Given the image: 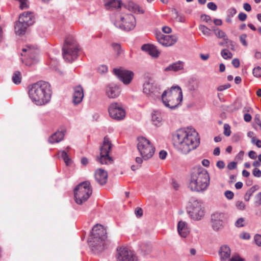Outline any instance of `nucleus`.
Segmentation results:
<instances>
[{
	"label": "nucleus",
	"instance_id": "obj_34",
	"mask_svg": "<svg viewBox=\"0 0 261 261\" xmlns=\"http://www.w3.org/2000/svg\"><path fill=\"white\" fill-rule=\"evenodd\" d=\"M58 155L59 158H61L64 160L66 165L68 166L70 163L71 160L66 151H59Z\"/></svg>",
	"mask_w": 261,
	"mask_h": 261
},
{
	"label": "nucleus",
	"instance_id": "obj_54",
	"mask_svg": "<svg viewBox=\"0 0 261 261\" xmlns=\"http://www.w3.org/2000/svg\"><path fill=\"white\" fill-rule=\"evenodd\" d=\"M135 213L137 217H140L143 215V210L141 208L137 207L135 210Z\"/></svg>",
	"mask_w": 261,
	"mask_h": 261
},
{
	"label": "nucleus",
	"instance_id": "obj_38",
	"mask_svg": "<svg viewBox=\"0 0 261 261\" xmlns=\"http://www.w3.org/2000/svg\"><path fill=\"white\" fill-rule=\"evenodd\" d=\"M19 4V7L21 10L28 9L29 7L28 0H15Z\"/></svg>",
	"mask_w": 261,
	"mask_h": 261
},
{
	"label": "nucleus",
	"instance_id": "obj_19",
	"mask_svg": "<svg viewBox=\"0 0 261 261\" xmlns=\"http://www.w3.org/2000/svg\"><path fill=\"white\" fill-rule=\"evenodd\" d=\"M106 95L109 98H116L121 93V88L117 84L112 83L107 85L105 89Z\"/></svg>",
	"mask_w": 261,
	"mask_h": 261
},
{
	"label": "nucleus",
	"instance_id": "obj_16",
	"mask_svg": "<svg viewBox=\"0 0 261 261\" xmlns=\"http://www.w3.org/2000/svg\"><path fill=\"white\" fill-rule=\"evenodd\" d=\"M155 37L158 42L165 47L173 45L178 40V37L175 35H165L161 32L156 33Z\"/></svg>",
	"mask_w": 261,
	"mask_h": 261
},
{
	"label": "nucleus",
	"instance_id": "obj_60",
	"mask_svg": "<svg viewBox=\"0 0 261 261\" xmlns=\"http://www.w3.org/2000/svg\"><path fill=\"white\" fill-rule=\"evenodd\" d=\"M244 119L245 121L247 122H250L252 119V116L250 114L248 113H245L244 115Z\"/></svg>",
	"mask_w": 261,
	"mask_h": 261
},
{
	"label": "nucleus",
	"instance_id": "obj_41",
	"mask_svg": "<svg viewBox=\"0 0 261 261\" xmlns=\"http://www.w3.org/2000/svg\"><path fill=\"white\" fill-rule=\"evenodd\" d=\"M254 204L256 206H259L261 205V192L255 195Z\"/></svg>",
	"mask_w": 261,
	"mask_h": 261
},
{
	"label": "nucleus",
	"instance_id": "obj_29",
	"mask_svg": "<svg viewBox=\"0 0 261 261\" xmlns=\"http://www.w3.org/2000/svg\"><path fill=\"white\" fill-rule=\"evenodd\" d=\"M105 8L108 10H113L121 7L120 2L117 0H103Z\"/></svg>",
	"mask_w": 261,
	"mask_h": 261
},
{
	"label": "nucleus",
	"instance_id": "obj_6",
	"mask_svg": "<svg viewBox=\"0 0 261 261\" xmlns=\"http://www.w3.org/2000/svg\"><path fill=\"white\" fill-rule=\"evenodd\" d=\"M79 51V45L74 37L68 36L62 48L63 58L67 62H72L77 58Z\"/></svg>",
	"mask_w": 261,
	"mask_h": 261
},
{
	"label": "nucleus",
	"instance_id": "obj_1",
	"mask_svg": "<svg viewBox=\"0 0 261 261\" xmlns=\"http://www.w3.org/2000/svg\"><path fill=\"white\" fill-rule=\"evenodd\" d=\"M200 137L196 129L191 127L180 128L172 134L174 147L183 154H187L200 144Z\"/></svg>",
	"mask_w": 261,
	"mask_h": 261
},
{
	"label": "nucleus",
	"instance_id": "obj_42",
	"mask_svg": "<svg viewBox=\"0 0 261 261\" xmlns=\"http://www.w3.org/2000/svg\"><path fill=\"white\" fill-rule=\"evenodd\" d=\"M253 74L254 76L259 77L261 76V67L257 66L253 70Z\"/></svg>",
	"mask_w": 261,
	"mask_h": 261
},
{
	"label": "nucleus",
	"instance_id": "obj_39",
	"mask_svg": "<svg viewBox=\"0 0 261 261\" xmlns=\"http://www.w3.org/2000/svg\"><path fill=\"white\" fill-rule=\"evenodd\" d=\"M254 128L256 130H261V120L259 118V116L256 115L255 118V124Z\"/></svg>",
	"mask_w": 261,
	"mask_h": 261
},
{
	"label": "nucleus",
	"instance_id": "obj_13",
	"mask_svg": "<svg viewBox=\"0 0 261 261\" xmlns=\"http://www.w3.org/2000/svg\"><path fill=\"white\" fill-rule=\"evenodd\" d=\"M109 115L113 119L120 121L123 120L126 116V112L120 102H112L109 106Z\"/></svg>",
	"mask_w": 261,
	"mask_h": 261
},
{
	"label": "nucleus",
	"instance_id": "obj_48",
	"mask_svg": "<svg viewBox=\"0 0 261 261\" xmlns=\"http://www.w3.org/2000/svg\"><path fill=\"white\" fill-rule=\"evenodd\" d=\"M224 195L229 200L232 199L234 197L233 193L228 190L225 192Z\"/></svg>",
	"mask_w": 261,
	"mask_h": 261
},
{
	"label": "nucleus",
	"instance_id": "obj_8",
	"mask_svg": "<svg viewBox=\"0 0 261 261\" xmlns=\"http://www.w3.org/2000/svg\"><path fill=\"white\" fill-rule=\"evenodd\" d=\"M92 190L90 184L88 181L83 182L74 189V200L78 204H82L86 201L92 194Z\"/></svg>",
	"mask_w": 261,
	"mask_h": 261
},
{
	"label": "nucleus",
	"instance_id": "obj_53",
	"mask_svg": "<svg viewBox=\"0 0 261 261\" xmlns=\"http://www.w3.org/2000/svg\"><path fill=\"white\" fill-rule=\"evenodd\" d=\"M112 47L114 48V49L116 51H117V54L118 55L120 54L121 46H120V44H117V43H113Z\"/></svg>",
	"mask_w": 261,
	"mask_h": 261
},
{
	"label": "nucleus",
	"instance_id": "obj_7",
	"mask_svg": "<svg viewBox=\"0 0 261 261\" xmlns=\"http://www.w3.org/2000/svg\"><path fill=\"white\" fill-rule=\"evenodd\" d=\"M114 25L122 30L129 31L136 26V19L131 14L117 13L116 18H112Z\"/></svg>",
	"mask_w": 261,
	"mask_h": 261
},
{
	"label": "nucleus",
	"instance_id": "obj_63",
	"mask_svg": "<svg viewBox=\"0 0 261 261\" xmlns=\"http://www.w3.org/2000/svg\"><path fill=\"white\" fill-rule=\"evenodd\" d=\"M201 19L203 20V21H204L206 22H209L211 20V18L210 16L207 15L206 14H202L201 16Z\"/></svg>",
	"mask_w": 261,
	"mask_h": 261
},
{
	"label": "nucleus",
	"instance_id": "obj_2",
	"mask_svg": "<svg viewBox=\"0 0 261 261\" xmlns=\"http://www.w3.org/2000/svg\"><path fill=\"white\" fill-rule=\"evenodd\" d=\"M210 184L209 174L202 167H195L191 172L188 180V188L192 191L204 192L208 189Z\"/></svg>",
	"mask_w": 261,
	"mask_h": 261
},
{
	"label": "nucleus",
	"instance_id": "obj_51",
	"mask_svg": "<svg viewBox=\"0 0 261 261\" xmlns=\"http://www.w3.org/2000/svg\"><path fill=\"white\" fill-rule=\"evenodd\" d=\"M254 241L258 246H261V235L256 234L254 236Z\"/></svg>",
	"mask_w": 261,
	"mask_h": 261
},
{
	"label": "nucleus",
	"instance_id": "obj_14",
	"mask_svg": "<svg viewBox=\"0 0 261 261\" xmlns=\"http://www.w3.org/2000/svg\"><path fill=\"white\" fill-rule=\"evenodd\" d=\"M226 219V215L224 213L216 212L212 214L211 222L213 230L218 232L222 229Z\"/></svg>",
	"mask_w": 261,
	"mask_h": 261
},
{
	"label": "nucleus",
	"instance_id": "obj_17",
	"mask_svg": "<svg viewBox=\"0 0 261 261\" xmlns=\"http://www.w3.org/2000/svg\"><path fill=\"white\" fill-rule=\"evenodd\" d=\"M117 258L118 261H138L134 252L126 247L117 249Z\"/></svg>",
	"mask_w": 261,
	"mask_h": 261
},
{
	"label": "nucleus",
	"instance_id": "obj_22",
	"mask_svg": "<svg viewBox=\"0 0 261 261\" xmlns=\"http://www.w3.org/2000/svg\"><path fill=\"white\" fill-rule=\"evenodd\" d=\"M19 20L28 26L32 25L35 21V17L33 13L31 12H24L19 17Z\"/></svg>",
	"mask_w": 261,
	"mask_h": 261
},
{
	"label": "nucleus",
	"instance_id": "obj_5",
	"mask_svg": "<svg viewBox=\"0 0 261 261\" xmlns=\"http://www.w3.org/2000/svg\"><path fill=\"white\" fill-rule=\"evenodd\" d=\"M164 106L170 109H174L180 105L182 93L179 86H173L169 91L165 90L161 95Z\"/></svg>",
	"mask_w": 261,
	"mask_h": 261
},
{
	"label": "nucleus",
	"instance_id": "obj_52",
	"mask_svg": "<svg viewBox=\"0 0 261 261\" xmlns=\"http://www.w3.org/2000/svg\"><path fill=\"white\" fill-rule=\"evenodd\" d=\"M207 8L213 11H216L217 9V5L213 2H210L207 5Z\"/></svg>",
	"mask_w": 261,
	"mask_h": 261
},
{
	"label": "nucleus",
	"instance_id": "obj_62",
	"mask_svg": "<svg viewBox=\"0 0 261 261\" xmlns=\"http://www.w3.org/2000/svg\"><path fill=\"white\" fill-rule=\"evenodd\" d=\"M229 261H244V259L238 255H233L230 259Z\"/></svg>",
	"mask_w": 261,
	"mask_h": 261
},
{
	"label": "nucleus",
	"instance_id": "obj_27",
	"mask_svg": "<svg viewBox=\"0 0 261 261\" xmlns=\"http://www.w3.org/2000/svg\"><path fill=\"white\" fill-rule=\"evenodd\" d=\"M65 130L57 131L52 135L48 139V141L50 143H58L62 141L65 135Z\"/></svg>",
	"mask_w": 261,
	"mask_h": 261
},
{
	"label": "nucleus",
	"instance_id": "obj_11",
	"mask_svg": "<svg viewBox=\"0 0 261 261\" xmlns=\"http://www.w3.org/2000/svg\"><path fill=\"white\" fill-rule=\"evenodd\" d=\"M161 86L152 79L146 80L143 85V92L148 97L155 99L161 96Z\"/></svg>",
	"mask_w": 261,
	"mask_h": 261
},
{
	"label": "nucleus",
	"instance_id": "obj_26",
	"mask_svg": "<svg viewBox=\"0 0 261 261\" xmlns=\"http://www.w3.org/2000/svg\"><path fill=\"white\" fill-rule=\"evenodd\" d=\"M28 26L26 24L18 20L15 23V32L17 35H23L25 33Z\"/></svg>",
	"mask_w": 261,
	"mask_h": 261
},
{
	"label": "nucleus",
	"instance_id": "obj_44",
	"mask_svg": "<svg viewBox=\"0 0 261 261\" xmlns=\"http://www.w3.org/2000/svg\"><path fill=\"white\" fill-rule=\"evenodd\" d=\"M224 134L227 137L231 134L230 127L228 124H224Z\"/></svg>",
	"mask_w": 261,
	"mask_h": 261
},
{
	"label": "nucleus",
	"instance_id": "obj_43",
	"mask_svg": "<svg viewBox=\"0 0 261 261\" xmlns=\"http://www.w3.org/2000/svg\"><path fill=\"white\" fill-rule=\"evenodd\" d=\"M236 207L239 210H244L246 207L245 204L242 201H238L236 203Z\"/></svg>",
	"mask_w": 261,
	"mask_h": 261
},
{
	"label": "nucleus",
	"instance_id": "obj_4",
	"mask_svg": "<svg viewBox=\"0 0 261 261\" xmlns=\"http://www.w3.org/2000/svg\"><path fill=\"white\" fill-rule=\"evenodd\" d=\"M106 230L100 224L93 226L88 239L92 251L95 253L102 251L106 247Z\"/></svg>",
	"mask_w": 261,
	"mask_h": 261
},
{
	"label": "nucleus",
	"instance_id": "obj_9",
	"mask_svg": "<svg viewBox=\"0 0 261 261\" xmlns=\"http://www.w3.org/2000/svg\"><path fill=\"white\" fill-rule=\"evenodd\" d=\"M137 149L144 160L151 158L155 152L154 145L147 139L143 137L138 138Z\"/></svg>",
	"mask_w": 261,
	"mask_h": 261
},
{
	"label": "nucleus",
	"instance_id": "obj_24",
	"mask_svg": "<svg viewBox=\"0 0 261 261\" xmlns=\"http://www.w3.org/2000/svg\"><path fill=\"white\" fill-rule=\"evenodd\" d=\"M141 49L147 52L153 57H158L160 55V51L157 49L156 46L153 44H147L142 46Z\"/></svg>",
	"mask_w": 261,
	"mask_h": 261
},
{
	"label": "nucleus",
	"instance_id": "obj_10",
	"mask_svg": "<svg viewBox=\"0 0 261 261\" xmlns=\"http://www.w3.org/2000/svg\"><path fill=\"white\" fill-rule=\"evenodd\" d=\"M187 211L190 218L194 221L201 220L205 213L202 202L200 200L194 199L190 201Z\"/></svg>",
	"mask_w": 261,
	"mask_h": 261
},
{
	"label": "nucleus",
	"instance_id": "obj_35",
	"mask_svg": "<svg viewBox=\"0 0 261 261\" xmlns=\"http://www.w3.org/2000/svg\"><path fill=\"white\" fill-rule=\"evenodd\" d=\"M199 29L205 36L209 37L212 35L211 30L204 25H200Z\"/></svg>",
	"mask_w": 261,
	"mask_h": 261
},
{
	"label": "nucleus",
	"instance_id": "obj_20",
	"mask_svg": "<svg viewBox=\"0 0 261 261\" xmlns=\"http://www.w3.org/2000/svg\"><path fill=\"white\" fill-rule=\"evenodd\" d=\"M84 97V91L83 88L77 86L73 88V102L74 105H78L81 103Z\"/></svg>",
	"mask_w": 261,
	"mask_h": 261
},
{
	"label": "nucleus",
	"instance_id": "obj_61",
	"mask_svg": "<svg viewBox=\"0 0 261 261\" xmlns=\"http://www.w3.org/2000/svg\"><path fill=\"white\" fill-rule=\"evenodd\" d=\"M162 31L166 34H170L172 32V29L169 27L164 26L162 29Z\"/></svg>",
	"mask_w": 261,
	"mask_h": 261
},
{
	"label": "nucleus",
	"instance_id": "obj_31",
	"mask_svg": "<svg viewBox=\"0 0 261 261\" xmlns=\"http://www.w3.org/2000/svg\"><path fill=\"white\" fill-rule=\"evenodd\" d=\"M152 121L153 124L156 126L161 125L162 122V117L160 112L154 111L152 113Z\"/></svg>",
	"mask_w": 261,
	"mask_h": 261
},
{
	"label": "nucleus",
	"instance_id": "obj_21",
	"mask_svg": "<svg viewBox=\"0 0 261 261\" xmlns=\"http://www.w3.org/2000/svg\"><path fill=\"white\" fill-rule=\"evenodd\" d=\"M95 179L99 185L106 184L108 179L107 172L102 169H98L95 172Z\"/></svg>",
	"mask_w": 261,
	"mask_h": 261
},
{
	"label": "nucleus",
	"instance_id": "obj_15",
	"mask_svg": "<svg viewBox=\"0 0 261 261\" xmlns=\"http://www.w3.org/2000/svg\"><path fill=\"white\" fill-rule=\"evenodd\" d=\"M22 50L23 52L21 54L22 56H25L26 54L28 56L25 62V64L27 66H31L38 61L39 50L37 49L28 46L23 48Z\"/></svg>",
	"mask_w": 261,
	"mask_h": 261
},
{
	"label": "nucleus",
	"instance_id": "obj_33",
	"mask_svg": "<svg viewBox=\"0 0 261 261\" xmlns=\"http://www.w3.org/2000/svg\"><path fill=\"white\" fill-rule=\"evenodd\" d=\"M259 189L258 186L254 185L248 189L244 195V200L249 201L254 193Z\"/></svg>",
	"mask_w": 261,
	"mask_h": 261
},
{
	"label": "nucleus",
	"instance_id": "obj_37",
	"mask_svg": "<svg viewBox=\"0 0 261 261\" xmlns=\"http://www.w3.org/2000/svg\"><path fill=\"white\" fill-rule=\"evenodd\" d=\"M21 73L19 71H15L12 76V81L15 84H19L21 82Z\"/></svg>",
	"mask_w": 261,
	"mask_h": 261
},
{
	"label": "nucleus",
	"instance_id": "obj_47",
	"mask_svg": "<svg viewBox=\"0 0 261 261\" xmlns=\"http://www.w3.org/2000/svg\"><path fill=\"white\" fill-rule=\"evenodd\" d=\"M237 13V10L234 8H231L227 10L228 17H233Z\"/></svg>",
	"mask_w": 261,
	"mask_h": 261
},
{
	"label": "nucleus",
	"instance_id": "obj_40",
	"mask_svg": "<svg viewBox=\"0 0 261 261\" xmlns=\"http://www.w3.org/2000/svg\"><path fill=\"white\" fill-rule=\"evenodd\" d=\"M214 31L215 35L219 38L222 39L226 35L225 32L220 29H215Z\"/></svg>",
	"mask_w": 261,
	"mask_h": 261
},
{
	"label": "nucleus",
	"instance_id": "obj_50",
	"mask_svg": "<svg viewBox=\"0 0 261 261\" xmlns=\"http://www.w3.org/2000/svg\"><path fill=\"white\" fill-rule=\"evenodd\" d=\"M230 87V85L229 84L220 85L218 87L217 90L219 91H222L224 90L229 88Z\"/></svg>",
	"mask_w": 261,
	"mask_h": 261
},
{
	"label": "nucleus",
	"instance_id": "obj_25",
	"mask_svg": "<svg viewBox=\"0 0 261 261\" xmlns=\"http://www.w3.org/2000/svg\"><path fill=\"white\" fill-rule=\"evenodd\" d=\"M177 230L179 234L182 238H186L189 233L190 230L187 223L182 221L178 223Z\"/></svg>",
	"mask_w": 261,
	"mask_h": 261
},
{
	"label": "nucleus",
	"instance_id": "obj_3",
	"mask_svg": "<svg viewBox=\"0 0 261 261\" xmlns=\"http://www.w3.org/2000/svg\"><path fill=\"white\" fill-rule=\"evenodd\" d=\"M52 92L47 82L39 81L31 86L29 95L32 101L37 106L47 103L51 99Z\"/></svg>",
	"mask_w": 261,
	"mask_h": 261
},
{
	"label": "nucleus",
	"instance_id": "obj_64",
	"mask_svg": "<svg viewBox=\"0 0 261 261\" xmlns=\"http://www.w3.org/2000/svg\"><path fill=\"white\" fill-rule=\"evenodd\" d=\"M167 152L164 150H161L159 152V157L162 160H164L167 156Z\"/></svg>",
	"mask_w": 261,
	"mask_h": 261
},
{
	"label": "nucleus",
	"instance_id": "obj_28",
	"mask_svg": "<svg viewBox=\"0 0 261 261\" xmlns=\"http://www.w3.org/2000/svg\"><path fill=\"white\" fill-rule=\"evenodd\" d=\"M125 7L126 9H128L129 11H132L133 12L138 13V14H143L144 13V11L143 9H142L140 6L133 2H129L125 5Z\"/></svg>",
	"mask_w": 261,
	"mask_h": 261
},
{
	"label": "nucleus",
	"instance_id": "obj_46",
	"mask_svg": "<svg viewBox=\"0 0 261 261\" xmlns=\"http://www.w3.org/2000/svg\"><path fill=\"white\" fill-rule=\"evenodd\" d=\"M245 219L243 218L238 219L236 223L235 226L237 227H241L244 226Z\"/></svg>",
	"mask_w": 261,
	"mask_h": 261
},
{
	"label": "nucleus",
	"instance_id": "obj_36",
	"mask_svg": "<svg viewBox=\"0 0 261 261\" xmlns=\"http://www.w3.org/2000/svg\"><path fill=\"white\" fill-rule=\"evenodd\" d=\"M221 55L225 60L230 59L232 57V54L227 49H223L221 51Z\"/></svg>",
	"mask_w": 261,
	"mask_h": 261
},
{
	"label": "nucleus",
	"instance_id": "obj_59",
	"mask_svg": "<svg viewBox=\"0 0 261 261\" xmlns=\"http://www.w3.org/2000/svg\"><path fill=\"white\" fill-rule=\"evenodd\" d=\"M232 65L236 67V68H238L240 66V61L238 59H234L232 60Z\"/></svg>",
	"mask_w": 261,
	"mask_h": 261
},
{
	"label": "nucleus",
	"instance_id": "obj_30",
	"mask_svg": "<svg viewBox=\"0 0 261 261\" xmlns=\"http://www.w3.org/2000/svg\"><path fill=\"white\" fill-rule=\"evenodd\" d=\"M184 64L181 61H178L169 65L164 69L165 71H177L183 69Z\"/></svg>",
	"mask_w": 261,
	"mask_h": 261
},
{
	"label": "nucleus",
	"instance_id": "obj_55",
	"mask_svg": "<svg viewBox=\"0 0 261 261\" xmlns=\"http://www.w3.org/2000/svg\"><path fill=\"white\" fill-rule=\"evenodd\" d=\"M247 136L251 138V142L254 143L256 141V138L254 137V134L253 132L250 131L247 133Z\"/></svg>",
	"mask_w": 261,
	"mask_h": 261
},
{
	"label": "nucleus",
	"instance_id": "obj_58",
	"mask_svg": "<svg viewBox=\"0 0 261 261\" xmlns=\"http://www.w3.org/2000/svg\"><path fill=\"white\" fill-rule=\"evenodd\" d=\"M238 18L242 21H245L246 19L247 15L244 13L241 12L239 14Z\"/></svg>",
	"mask_w": 261,
	"mask_h": 261
},
{
	"label": "nucleus",
	"instance_id": "obj_12",
	"mask_svg": "<svg viewBox=\"0 0 261 261\" xmlns=\"http://www.w3.org/2000/svg\"><path fill=\"white\" fill-rule=\"evenodd\" d=\"M112 148V144L108 137H105L102 145L100 148V155L97 156V160L101 164H110L112 163V158L109 155Z\"/></svg>",
	"mask_w": 261,
	"mask_h": 261
},
{
	"label": "nucleus",
	"instance_id": "obj_56",
	"mask_svg": "<svg viewBox=\"0 0 261 261\" xmlns=\"http://www.w3.org/2000/svg\"><path fill=\"white\" fill-rule=\"evenodd\" d=\"M237 168V163L235 162H231L227 165V168L229 170H233Z\"/></svg>",
	"mask_w": 261,
	"mask_h": 261
},
{
	"label": "nucleus",
	"instance_id": "obj_32",
	"mask_svg": "<svg viewBox=\"0 0 261 261\" xmlns=\"http://www.w3.org/2000/svg\"><path fill=\"white\" fill-rule=\"evenodd\" d=\"M173 18L177 22H185L186 17L184 15L179 13L176 9H173L172 11Z\"/></svg>",
	"mask_w": 261,
	"mask_h": 261
},
{
	"label": "nucleus",
	"instance_id": "obj_45",
	"mask_svg": "<svg viewBox=\"0 0 261 261\" xmlns=\"http://www.w3.org/2000/svg\"><path fill=\"white\" fill-rule=\"evenodd\" d=\"M97 71L100 73H106L108 71V67L105 65H101L97 68Z\"/></svg>",
	"mask_w": 261,
	"mask_h": 261
},
{
	"label": "nucleus",
	"instance_id": "obj_49",
	"mask_svg": "<svg viewBox=\"0 0 261 261\" xmlns=\"http://www.w3.org/2000/svg\"><path fill=\"white\" fill-rule=\"evenodd\" d=\"M247 38V35L245 34H242L240 36V40L241 42L242 43V44L244 46L247 45V43L246 41V39Z\"/></svg>",
	"mask_w": 261,
	"mask_h": 261
},
{
	"label": "nucleus",
	"instance_id": "obj_23",
	"mask_svg": "<svg viewBox=\"0 0 261 261\" xmlns=\"http://www.w3.org/2000/svg\"><path fill=\"white\" fill-rule=\"evenodd\" d=\"M218 253L221 261H227L230 258L231 250L228 246L224 245L220 247Z\"/></svg>",
	"mask_w": 261,
	"mask_h": 261
},
{
	"label": "nucleus",
	"instance_id": "obj_57",
	"mask_svg": "<svg viewBox=\"0 0 261 261\" xmlns=\"http://www.w3.org/2000/svg\"><path fill=\"white\" fill-rule=\"evenodd\" d=\"M253 174L254 176L260 177L261 176V171L256 168L253 170Z\"/></svg>",
	"mask_w": 261,
	"mask_h": 261
},
{
	"label": "nucleus",
	"instance_id": "obj_18",
	"mask_svg": "<svg viewBox=\"0 0 261 261\" xmlns=\"http://www.w3.org/2000/svg\"><path fill=\"white\" fill-rule=\"evenodd\" d=\"M114 73L125 85L129 84L134 77V73L123 68L114 69Z\"/></svg>",
	"mask_w": 261,
	"mask_h": 261
}]
</instances>
